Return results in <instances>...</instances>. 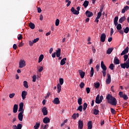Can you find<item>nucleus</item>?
Segmentation results:
<instances>
[{"instance_id":"obj_1","label":"nucleus","mask_w":129,"mask_h":129,"mask_svg":"<svg viewBox=\"0 0 129 129\" xmlns=\"http://www.w3.org/2000/svg\"><path fill=\"white\" fill-rule=\"evenodd\" d=\"M106 98L107 100L108 103H109V104L113 105L114 106H115V105L117 104V101L116 100V99L115 97H113L112 95L108 94L106 96Z\"/></svg>"},{"instance_id":"obj_2","label":"nucleus","mask_w":129,"mask_h":129,"mask_svg":"<svg viewBox=\"0 0 129 129\" xmlns=\"http://www.w3.org/2000/svg\"><path fill=\"white\" fill-rule=\"evenodd\" d=\"M119 96L121 98H123L124 100H127L128 97L125 94H123V92L120 91L119 92Z\"/></svg>"},{"instance_id":"obj_3","label":"nucleus","mask_w":129,"mask_h":129,"mask_svg":"<svg viewBox=\"0 0 129 129\" xmlns=\"http://www.w3.org/2000/svg\"><path fill=\"white\" fill-rule=\"evenodd\" d=\"M26 66V61L24 60L21 59L19 62V68H24Z\"/></svg>"},{"instance_id":"obj_4","label":"nucleus","mask_w":129,"mask_h":129,"mask_svg":"<svg viewBox=\"0 0 129 129\" xmlns=\"http://www.w3.org/2000/svg\"><path fill=\"white\" fill-rule=\"evenodd\" d=\"M106 38V35H105V33H103L101 35L100 37V41L102 43H104L105 42V39Z\"/></svg>"},{"instance_id":"obj_5","label":"nucleus","mask_w":129,"mask_h":129,"mask_svg":"<svg viewBox=\"0 0 129 129\" xmlns=\"http://www.w3.org/2000/svg\"><path fill=\"white\" fill-rule=\"evenodd\" d=\"M107 79L106 80V83L107 84H109L111 82V77L110 76V74H107Z\"/></svg>"},{"instance_id":"obj_6","label":"nucleus","mask_w":129,"mask_h":129,"mask_svg":"<svg viewBox=\"0 0 129 129\" xmlns=\"http://www.w3.org/2000/svg\"><path fill=\"white\" fill-rule=\"evenodd\" d=\"M86 17H88V18H91V17H93V13L87 10L86 13Z\"/></svg>"},{"instance_id":"obj_7","label":"nucleus","mask_w":129,"mask_h":129,"mask_svg":"<svg viewBox=\"0 0 129 129\" xmlns=\"http://www.w3.org/2000/svg\"><path fill=\"white\" fill-rule=\"evenodd\" d=\"M128 50L129 48L128 46H127L124 50H123L122 52L121 53L120 55L121 56H122L123 55H125V54H127V53H128Z\"/></svg>"},{"instance_id":"obj_8","label":"nucleus","mask_w":129,"mask_h":129,"mask_svg":"<svg viewBox=\"0 0 129 129\" xmlns=\"http://www.w3.org/2000/svg\"><path fill=\"white\" fill-rule=\"evenodd\" d=\"M71 12L74 14V15H79V12L77 11V10H75V8L74 7H72L71 9Z\"/></svg>"},{"instance_id":"obj_9","label":"nucleus","mask_w":129,"mask_h":129,"mask_svg":"<svg viewBox=\"0 0 129 129\" xmlns=\"http://www.w3.org/2000/svg\"><path fill=\"white\" fill-rule=\"evenodd\" d=\"M28 95V92H27V91H23L22 92V99L23 100H25V99H26V96H27V95Z\"/></svg>"},{"instance_id":"obj_10","label":"nucleus","mask_w":129,"mask_h":129,"mask_svg":"<svg viewBox=\"0 0 129 129\" xmlns=\"http://www.w3.org/2000/svg\"><path fill=\"white\" fill-rule=\"evenodd\" d=\"M23 112H20L18 114V119L20 121H23V117H24V115H23Z\"/></svg>"},{"instance_id":"obj_11","label":"nucleus","mask_w":129,"mask_h":129,"mask_svg":"<svg viewBox=\"0 0 129 129\" xmlns=\"http://www.w3.org/2000/svg\"><path fill=\"white\" fill-rule=\"evenodd\" d=\"M101 68H102L103 71H106V66H105V64H104L103 61L101 62Z\"/></svg>"},{"instance_id":"obj_12","label":"nucleus","mask_w":129,"mask_h":129,"mask_svg":"<svg viewBox=\"0 0 129 129\" xmlns=\"http://www.w3.org/2000/svg\"><path fill=\"white\" fill-rule=\"evenodd\" d=\"M78 127L80 129L83 128V121L80 120L78 121Z\"/></svg>"},{"instance_id":"obj_13","label":"nucleus","mask_w":129,"mask_h":129,"mask_svg":"<svg viewBox=\"0 0 129 129\" xmlns=\"http://www.w3.org/2000/svg\"><path fill=\"white\" fill-rule=\"evenodd\" d=\"M42 112L43 113V115H47V114H48V110H47V107L45 106L42 109Z\"/></svg>"},{"instance_id":"obj_14","label":"nucleus","mask_w":129,"mask_h":129,"mask_svg":"<svg viewBox=\"0 0 129 129\" xmlns=\"http://www.w3.org/2000/svg\"><path fill=\"white\" fill-rule=\"evenodd\" d=\"M52 102L54 104H59L60 103V100H59V98H58V97L55 98L53 99Z\"/></svg>"},{"instance_id":"obj_15","label":"nucleus","mask_w":129,"mask_h":129,"mask_svg":"<svg viewBox=\"0 0 129 129\" xmlns=\"http://www.w3.org/2000/svg\"><path fill=\"white\" fill-rule=\"evenodd\" d=\"M79 73L81 76V78H84V76H85V72L82 71L81 70H79Z\"/></svg>"},{"instance_id":"obj_16","label":"nucleus","mask_w":129,"mask_h":129,"mask_svg":"<svg viewBox=\"0 0 129 129\" xmlns=\"http://www.w3.org/2000/svg\"><path fill=\"white\" fill-rule=\"evenodd\" d=\"M126 20V18H125V16H123L119 19L118 22L120 24H122V23H123V22H124V21H125Z\"/></svg>"},{"instance_id":"obj_17","label":"nucleus","mask_w":129,"mask_h":129,"mask_svg":"<svg viewBox=\"0 0 129 129\" xmlns=\"http://www.w3.org/2000/svg\"><path fill=\"white\" fill-rule=\"evenodd\" d=\"M43 121L44 123H49L50 122V118L48 117H45L43 118Z\"/></svg>"},{"instance_id":"obj_18","label":"nucleus","mask_w":129,"mask_h":129,"mask_svg":"<svg viewBox=\"0 0 129 129\" xmlns=\"http://www.w3.org/2000/svg\"><path fill=\"white\" fill-rule=\"evenodd\" d=\"M14 113H17L18 112V104H15L13 107Z\"/></svg>"},{"instance_id":"obj_19","label":"nucleus","mask_w":129,"mask_h":129,"mask_svg":"<svg viewBox=\"0 0 129 129\" xmlns=\"http://www.w3.org/2000/svg\"><path fill=\"white\" fill-rule=\"evenodd\" d=\"M56 57H57L58 58H59V57H60V56H61V49L60 48H58L56 50Z\"/></svg>"},{"instance_id":"obj_20","label":"nucleus","mask_w":129,"mask_h":129,"mask_svg":"<svg viewBox=\"0 0 129 129\" xmlns=\"http://www.w3.org/2000/svg\"><path fill=\"white\" fill-rule=\"evenodd\" d=\"M67 60V58L66 57H64L63 58H62L61 61H60V65L63 66V65H65V63H66V61Z\"/></svg>"},{"instance_id":"obj_21","label":"nucleus","mask_w":129,"mask_h":129,"mask_svg":"<svg viewBox=\"0 0 129 129\" xmlns=\"http://www.w3.org/2000/svg\"><path fill=\"white\" fill-rule=\"evenodd\" d=\"M128 10H129V7L127 6H125V7L122 9L121 13H122V14H124V13H125V11H127Z\"/></svg>"},{"instance_id":"obj_22","label":"nucleus","mask_w":129,"mask_h":129,"mask_svg":"<svg viewBox=\"0 0 129 129\" xmlns=\"http://www.w3.org/2000/svg\"><path fill=\"white\" fill-rule=\"evenodd\" d=\"M114 63L116 65H118L119 64V59L117 58V57L115 56L114 59Z\"/></svg>"},{"instance_id":"obj_23","label":"nucleus","mask_w":129,"mask_h":129,"mask_svg":"<svg viewBox=\"0 0 129 129\" xmlns=\"http://www.w3.org/2000/svg\"><path fill=\"white\" fill-rule=\"evenodd\" d=\"M83 6L84 7L85 9H86V8H87L88 6H89V2L87 1H85Z\"/></svg>"},{"instance_id":"obj_24","label":"nucleus","mask_w":129,"mask_h":129,"mask_svg":"<svg viewBox=\"0 0 129 129\" xmlns=\"http://www.w3.org/2000/svg\"><path fill=\"white\" fill-rule=\"evenodd\" d=\"M29 27L30 29H32V30H34V29H35V24L32 22H30L29 23Z\"/></svg>"},{"instance_id":"obj_25","label":"nucleus","mask_w":129,"mask_h":129,"mask_svg":"<svg viewBox=\"0 0 129 129\" xmlns=\"http://www.w3.org/2000/svg\"><path fill=\"white\" fill-rule=\"evenodd\" d=\"M88 129H92V121H89L88 123Z\"/></svg>"},{"instance_id":"obj_26","label":"nucleus","mask_w":129,"mask_h":129,"mask_svg":"<svg viewBox=\"0 0 129 129\" xmlns=\"http://www.w3.org/2000/svg\"><path fill=\"white\" fill-rule=\"evenodd\" d=\"M94 74V70L92 67L91 68V71L90 72V77H93V75Z\"/></svg>"},{"instance_id":"obj_27","label":"nucleus","mask_w":129,"mask_h":129,"mask_svg":"<svg viewBox=\"0 0 129 129\" xmlns=\"http://www.w3.org/2000/svg\"><path fill=\"white\" fill-rule=\"evenodd\" d=\"M118 21V17L116 16L114 19V24L115 26H117V24H118L117 23Z\"/></svg>"},{"instance_id":"obj_28","label":"nucleus","mask_w":129,"mask_h":129,"mask_svg":"<svg viewBox=\"0 0 129 129\" xmlns=\"http://www.w3.org/2000/svg\"><path fill=\"white\" fill-rule=\"evenodd\" d=\"M43 59H44V55L41 54L39 57L38 63H41L43 61Z\"/></svg>"},{"instance_id":"obj_29","label":"nucleus","mask_w":129,"mask_h":129,"mask_svg":"<svg viewBox=\"0 0 129 129\" xmlns=\"http://www.w3.org/2000/svg\"><path fill=\"white\" fill-rule=\"evenodd\" d=\"M57 93H60V92L61 91V88H62V87L61 86V85H60V84H57Z\"/></svg>"},{"instance_id":"obj_30","label":"nucleus","mask_w":129,"mask_h":129,"mask_svg":"<svg viewBox=\"0 0 129 129\" xmlns=\"http://www.w3.org/2000/svg\"><path fill=\"white\" fill-rule=\"evenodd\" d=\"M112 51H113V48H108V49L107 50L106 53H107V54H108V55H109V54H111V52H112Z\"/></svg>"},{"instance_id":"obj_31","label":"nucleus","mask_w":129,"mask_h":129,"mask_svg":"<svg viewBox=\"0 0 129 129\" xmlns=\"http://www.w3.org/2000/svg\"><path fill=\"white\" fill-rule=\"evenodd\" d=\"M23 85L25 88H29V85H28V82L26 81L23 82Z\"/></svg>"},{"instance_id":"obj_32","label":"nucleus","mask_w":129,"mask_h":129,"mask_svg":"<svg viewBox=\"0 0 129 129\" xmlns=\"http://www.w3.org/2000/svg\"><path fill=\"white\" fill-rule=\"evenodd\" d=\"M116 29L118 31L121 30L122 29V27H121V24H117L116 26Z\"/></svg>"},{"instance_id":"obj_33","label":"nucleus","mask_w":129,"mask_h":129,"mask_svg":"<svg viewBox=\"0 0 129 129\" xmlns=\"http://www.w3.org/2000/svg\"><path fill=\"white\" fill-rule=\"evenodd\" d=\"M94 86L96 88H98L99 87V86H100V84L99 83V82L98 83H94Z\"/></svg>"},{"instance_id":"obj_34","label":"nucleus","mask_w":129,"mask_h":129,"mask_svg":"<svg viewBox=\"0 0 129 129\" xmlns=\"http://www.w3.org/2000/svg\"><path fill=\"white\" fill-rule=\"evenodd\" d=\"M40 127V123L36 122L35 125L34 126V129H39Z\"/></svg>"},{"instance_id":"obj_35","label":"nucleus","mask_w":129,"mask_h":129,"mask_svg":"<svg viewBox=\"0 0 129 129\" xmlns=\"http://www.w3.org/2000/svg\"><path fill=\"white\" fill-rule=\"evenodd\" d=\"M78 103L79 105H81V104H82V98L81 97H80L78 99Z\"/></svg>"},{"instance_id":"obj_36","label":"nucleus","mask_w":129,"mask_h":129,"mask_svg":"<svg viewBox=\"0 0 129 129\" xmlns=\"http://www.w3.org/2000/svg\"><path fill=\"white\" fill-rule=\"evenodd\" d=\"M87 103H84L83 104V109L84 111H85L86 110V108H87Z\"/></svg>"},{"instance_id":"obj_37","label":"nucleus","mask_w":129,"mask_h":129,"mask_svg":"<svg viewBox=\"0 0 129 129\" xmlns=\"http://www.w3.org/2000/svg\"><path fill=\"white\" fill-rule=\"evenodd\" d=\"M98 113H99V110H98L96 109H94V114H95V115H97V114H98Z\"/></svg>"},{"instance_id":"obj_38","label":"nucleus","mask_w":129,"mask_h":129,"mask_svg":"<svg viewBox=\"0 0 129 129\" xmlns=\"http://www.w3.org/2000/svg\"><path fill=\"white\" fill-rule=\"evenodd\" d=\"M63 83H64V79H63V78H60L59 79V84H60V85H63Z\"/></svg>"},{"instance_id":"obj_39","label":"nucleus","mask_w":129,"mask_h":129,"mask_svg":"<svg viewBox=\"0 0 129 129\" xmlns=\"http://www.w3.org/2000/svg\"><path fill=\"white\" fill-rule=\"evenodd\" d=\"M109 69L111 70H113V68H114V65L113 63H111L109 67Z\"/></svg>"},{"instance_id":"obj_40","label":"nucleus","mask_w":129,"mask_h":129,"mask_svg":"<svg viewBox=\"0 0 129 129\" xmlns=\"http://www.w3.org/2000/svg\"><path fill=\"white\" fill-rule=\"evenodd\" d=\"M128 32H129V28L127 27L124 29V33H125V34H127Z\"/></svg>"},{"instance_id":"obj_41","label":"nucleus","mask_w":129,"mask_h":129,"mask_svg":"<svg viewBox=\"0 0 129 129\" xmlns=\"http://www.w3.org/2000/svg\"><path fill=\"white\" fill-rule=\"evenodd\" d=\"M84 86H85V84H84L83 82H81L80 84V88L82 89L84 87Z\"/></svg>"},{"instance_id":"obj_42","label":"nucleus","mask_w":129,"mask_h":129,"mask_svg":"<svg viewBox=\"0 0 129 129\" xmlns=\"http://www.w3.org/2000/svg\"><path fill=\"white\" fill-rule=\"evenodd\" d=\"M17 127V129H22V127H23V125H22V124L18 123Z\"/></svg>"},{"instance_id":"obj_43","label":"nucleus","mask_w":129,"mask_h":129,"mask_svg":"<svg viewBox=\"0 0 129 129\" xmlns=\"http://www.w3.org/2000/svg\"><path fill=\"white\" fill-rule=\"evenodd\" d=\"M82 108H83L82 105H80V106H79V107H78V109H77V110H79V111H80L81 112H82Z\"/></svg>"},{"instance_id":"obj_44","label":"nucleus","mask_w":129,"mask_h":129,"mask_svg":"<svg viewBox=\"0 0 129 129\" xmlns=\"http://www.w3.org/2000/svg\"><path fill=\"white\" fill-rule=\"evenodd\" d=\"M59 23H60V20H59V19H57L55 21V26H59Z\"/></svg>"},{"instance_id":"obj_45","label":"nucleus","mask_w":129,"mask_h":129,"mask_svg":"<svg viewBox=\"0 0 129 129\" xmlns=\"http://www.w3.org/2000/svg\"><path fill=\"white\" fill-rule=\"evenodd\" d=\"M15 95H16V94L15 93H11L9 95L10 98H14L15 97Z\"/></svg>"},{"instance_id":"obj_46","label":"nucleus","mask_w":129,"mask_h":129,"mask_svg":"<svg viewBox=\"0 0 129 129\" xmlns=\"http://www.w3.org/2000/svg\"><path fill=\"white\" fill-rule=\"evenodd\" d=\"M123 57H124V62H125V61H126V60H127V58H128V55L127 54L124 55L123 56Z\"/></svg>"},{"instance_id":"obj_47","label":"nucleus","mask_w":129,"mask_h":129,"mask_svg":"<svg viewBox=\"0 0 129 129\" xmlns=\"http://www.w3.org/2000/svg\"><path fill=\"white\" fill-rule=\"evenodd\" d=\"M37 79V76L36 75H34L33 77H32V81L33 82H36V79Z\"/></svg>"},{"instance_id":"obj_48","label":"nucleus","mask_w":129,"mask_h":129,"mask_svg":"<svg viewBox=\"0 0 129 129\" xmlns=\"http://www.w3.org/2000/svg\"><path fill=\"white\" fill-rule=\"evenodd\" d=\"M101 16H102V13L98 12L96 18H97L98 19H100V17H101Z\"/></svg>"},{"instance_id":"obj_49","label":"nucleus","mask_w":129,"mask_h":129,"mask_svg":"<svg viewBox=\"0 0 129 129\" xmlns=\"http://www.w3.org/2000/svg\"><path fill=\"white\" fill-rule=\"evenodd\" d=\"M39 41V38H37L36 39H34L32 42L33 43V44H35V43H37V42H38Z\"/></svg>"},{"instance_id":"obj_50","label":"nucleus","mask_w":129,"mask_h":129,"mask_svg":"<svg viewBox=\"0 0 129 129\" xmlns=\"http://www.w3.org/2000/svg\"><path fill=\"white\" fill-rule=\"evenodd\" d=\"M24 108H22V107H19V109L18 110L19 112H23V113H24Z\"/></svg>"},{"instance_id":"obj_51","label":"nucleus","mask_w":129,"mask_h":129,"mask_svg":"<svg viewBox=\"0 0 129 129\" xmlns=\"http://www.w3.org/2000/svg\"><path fill=\"white\" fill-rule=\"evenodd\" d=\"M102 73L103 74V77L106 76V71H102Z\"/></svg>"},{"instance_id":"obj_52","label":"nucleus","mask_w":129,"mask_h":129,"mask_svg":"<svg viewBox=\"0 0 129 129\" xmlns=\"http://www.w3.org/2000/svg\"><path fill=\"white\" fill-rule=\"evenodd\" d=\"M111 112L112 114H115V110H114V109L111 108Z\"/></svg>"},{"instance_id":"obj_53","label":"nucleus","mask_w":129,"mask_h":129,"mask_svg":"<svg viewBox=\"0 0 129 129\" xmlns=\"http://www.w3.org/2000/svg\"><path fill=\"white\" fill-rule=\"evenodd\" d=\"M100 68V66L99 64H97L96 66V69L97 72L99 71Z\"/></svg>"},{"instance_id":"obj_54","label":"nucleus","mask_w":129,"mask_h":129,"mask_svg":"<svg viewBox=\"0 0 129 129\" xmlns=\"http://www.w3.org/2000/svg\"><path fill=\"white\" fill-rule=\"evenodd\" d=\"M86 91L88 94H89V93L90 92V88L89 87H87L86 88Z\"/></svg>"},{"instance_id":"obj_55","label":"nucleus","mask_w":129,"mask_h":129,"mask_svg":"<svg viewBox=\"0 0 129 129\" xmlns=\"http://www.w3.org/2000/svg\"><path fill=\"white\" fill-rule=\"evenodd\" d=\"M95 102L96 103H97V104H100V103H101L99 99H96Z\"/></svg>"},{"instance_id":"obj_56","label":"nucleus","mask_w":129,"mask_h":129,"mask_svg":"<svg viewBox=\"0 0 129 129\" xmlns=\"http://www.w3.org/2000/svg\"><path fill=\"white\" fill-rule=\"evenodd\" d=\"M113 28H111L110 29V36H112L113 35Z\"/></svg>"},{"instance_id":"obj_57","label":"nucleus","mask_w":129,"mask_h":129,"mask_svg":"<svg viewBox=\"0 0 129 129\" xmlns=\"http://www.w3.org/2000/svg\"><path fill=\"white\" fill-rule=\"evenodd\" d=\"M19 107L24 108V103H20L19 104Z\"/></svg>"},{"instance_id":"obj_58","label":"nucleus","mask_w":129,"mask_h":129,"mask_svg":"<svg viewBox=\"0 0 129 129\" xmlns=\"http://www.w3.org/2000/svg\"><path fill=\"white\" fill-rule=\"evenodd\" d=\"M23 39V35L22 34H20L19 36L18 37V40H22Z\"/></svg>"},{"instance_id":"obj_59","label":"nucleus","mask_w":129,"mask_h":129,"mask_svg":"<svg viewBox=\"0 0 129 129\" xmlns=\"http://www.w3.org/2000/svg\"><path fill=\"white\" fill-rule=\"evenodd\" d=\"M72 117H73V119H76V114L74 113L72 115Z\"/></svg>"},{"instance_id":"obj_60","label":"nucleus","mask_w":129,"mask_h":129,"mask_svg":"<svg viewBox=\"0 0 129 129\" xmlns=\"http://www.w3.org/2000/svg\"><path fill=\"white\" fill-rule=\"evenodd\" d=\"M118 32L121 35H123V30L121 29L120 30H118Z\"/></svg>"},{"instance_id":"obj_61","label":"nucleus","mask_w":129,"mask_h":129,"mask_svg":"<svg viewBox=\"0 0 129 129\" xmlns=\"http://www.w3.org/2000/svg\"><path fill=\"white\" fill-rule=\"evenodd\" d=\"M43 67H41L40 69L38 70L39 72H42L43 71Z\"/></svg>"},{"instance_id":"obj_62","label":"nucleus","mask_w":129,"mask_h":129,"mask_svg":"<svg viewBox=\"0 0 129 129\" xmlns=\"http://www.w3.org/2000/svg\"><path fill=\"white\" fill-rule=\"evenodd\" d=\"M99 100L101 103L102 102V100H103V96H100Z\"/></svg>"},{"instance_id":"obj_63","label":"nucleus","mask_w":129,"mask_h":129,"mask_svg":"<svg viewBox=\"0 0 129 129\" xmlns=\"http://www.w3.org/2000/svg\"><path fill=\"white\" fill-rule=\"evenodd\" d=\"M13 49H14V50H17V44H14L13 45Z\"/></svg>"},{"instance_id":"obj_64","label":"nucleus","mask_w":129,"mask_h":129,"mask_svg":"<svg viewBox=\"0 0 129 129\" xmlns=\"http://www.w3.org/2000/svg\"><path fill=\"white\" fill-rule=\"evenodd\" d=\"M47 127H49V124H46L44 125L43 129H47Z\"/></svg>"}]
</instances>
